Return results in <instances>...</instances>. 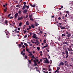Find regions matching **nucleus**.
<instances>
[{"label": "nucleus", "mask_w": 73, "mask_h": 73, "mask_svg": "<svg viewBox=\"0 0 73 73\" xmlns=\"http://www.w3.org/2000/svg\"><path fill=\"white\" fill-rule=\"evenodd\" d=\"M4 18H3L2 19H1L0 21V23L1 24H3L4 23Z\"/></svg>", "instance_id": "nucleus-1"}, {"label": "nucleus", "mask_w": 73, "mask_h": 73, "mask_svg": "<svg viewBox=\"0 0 73 73\" xmlns=\"http://www.w3.org/2000/svg\"><path fill=\"white\" fill-rule=\"evenodd\" d=\"M33 38H35L36 39H37L38 38L37 37V36L36 35V34H34L33 35V36H32Z\"/></svg>", "instance_id": "nucleus-2"}, {"label": "nucleus", "mask_w": 73, "mask_h": 73, "mask_svg": "<svg viewBox=\"0 0 73 73\" xmlns=\"http://www.w3.org/2000/svg\"><path fill=\"white\" fill-rule=\"evenodd\" d=\"M5 33L6 35H8V33H9V32H8L7 30H5Z\"/></svg>", "instance_id": "nucleus-3"}, {"label": "nucleus", "mask_w": 73, "mask_h": 73, "mask_svg": "<svg viewBox=\"0 0 73 73\" xmlns=\"http://www.w3.org/2000/svg\"><path fill=\"white\" fill-rule=\"evenodd\" d=\"M49 60H46L44 61V63H47V64H49Z\"/></svg>", "instance_id": "nucleus-4"}, {"label": "nucleus", "mask_w": 73, "mask_h": 73, "mask_svg": "<svg viewBox=\"0 0 73 73\" xmlns=\"http://www.w3.org/2000/svg\"><path fill=\"white\" fill-rule=\"evenodd\" d=\"M18 15L19 14H18V13H16V14H15V19H16V18H17V16H18Z\"/></svg>", "instance_id": "nucleus-5"}, {"label": "nucleus", "mask_w": 73, "mask_h": 73, "mask_svg": "<svg viewBox=\"0 0 73 73\" xmlns=\"http://www.w3.org/2000/svg\"><path fill=\"white\" fill-rule=\"evenodd\" d=\"M60 27L62 29H66V28L65 27H63L62 26H60Z\"/></svg>", "instance_id": "nucleus-6"}, {"label": "nucleus", "mask_w": 73, "mask_h": 73, "mask_svg": "<svg viewBox=\"0 0 73 73\" xmlns=\"http://www.w3.org/2000/svg\"><path fill=\"white\" fill-rule=\"evenodd\" d=\"M26 6L27 5H25L23 7V8H22V9H25V8H26Z\"/></svg>", "instance_id": "nucleus-7"}, {"label": "nucleus", "mask_w": 73, "mask_h": 73, "mask_svg": "<svg viewBox=\"0 0 73 73\" xmlns=\"http://www.w3.org/2000/svg\"><path fill=\"white\" fill-rule=\"evenodd\" d=\"M60 65H64V63L63 62H61L60 63Z\"/></svg>", "instance_id": "nucleus-8"}, {"label": "nucleus", "mask_w": 73, "mask_h": 73, "mask_svg": "<svg viewBox=\"0 0 73 73\" xmlns=\"http://www.w3.org/2000/svg\"><path fill=\"white\" fill-rule=\"evenodd\" d=\"M23 17H19V20H23Z\"/></svg>", "instance_id": "nucleus-9"}, {"label": "nucleus", "mask_w": 73, "mask_h": 73, "mask_svg": "<svg viewBox=\"0 0 73 73\" xmlns=\"http://www.w3.org/2000/svg\"><path fill=\"white\" fill-rule=\"evenodd\" d=\"M28 11V10L27 9H25L24 10V11H23V13H27V11Z\"/></svg>", "instance_id": "nucleus-10"}, {"label": "nucleus", "mask_w": 73, "mask_h": 73, "mask_svg": "<svg viewBox=\"0 0 73 73\" xmlns=\"http://www.w3.org/2000/svg\"><path fill=\"white\" fill-rule=\"evenodd\" d=\"M22 24H23V23L21 22H20L19 25V27H21L22 26Z\"/></svg>", "instance_id": "nucleus-11"}, {"label": "nucleus", "mask_w": 73, "mask_h": 73, "mask_svg": "<svg viewBox=\"0 0 73 73\" xmlns=\"http://www.w3.org/2000/svg\"><path fill=\"white\" fill-rule=\"evenodd\" d=\"M29 17L30 18V20H32V21H33V19H32V15L30 16Z\"/></svg>", "instance_id": "nucleus-12"}, {"label": "nucleus", "mask_w": 73, "mask_h": 73, "mask_svg": "<svg viewBox=\"0 0 73 73\" xmlns=\"http://www.w3.org/2000/svg\"><path fill=\"white\" fill-rule=\"evenodd\" d=\"M70 36H71V34L70 33H68L67 35V37H70Z\"/></svg>", "instance_id": "nucleus-13"}, {"label": "nucleus", "mask_w": 73, "mask_h": 73, "mask_svg": "<svg viewBox=\"0 0 73 73\" xmlns=\"http://www.w3.org/2000/svg\"><path fill=\"white\" fill-rule=\"evenodd\" d=\"M31 6L32 7H36V5H33L32 4H30Z\"/></svg>", "instance_id": "nucleus-14"}, {"label": "nucleus", "mask_w": 73, "mask_h": 73, "mask_svg": "<svg viewBox=\"0 0 73 73\" xmlns=\"http://www.w3.org/2000/svg\"><path fill=\"white\" fill-rule=\"evenodd\" d=\"M29 53H30V56H32V52H29Z\"/></svg>", "instance_id": "nucleus-15"}, {"label": "nucleus", "mask_w": 73, "mask_h": 73, "mask_svg": "<svg viewBox=\"0 0 73 73\" xmlns=\"http://www.w3.org/2000/svg\"><path fill=\"white\" fill-rule=\"evenodd\" d=\"M19 38V34H17V36H16L15 38L16 39H17Z\"/></svg>", "instance_id": "nucleus-16"}, {"label": "nucleus", "mask_w": 73, "mask_h": 73, "mask_svg": "<svg viewBox=\"0 0 73 73\" xmlns=\"http://www.w3.org/2000/svg\"><path fill=\"white\" fill-rule=\"evenodd\" d=\"M66 55H68V51L67 50L65 51Z\"/></svg>", "instance_id": "nucleus-17"}, {"label": "nucleus", "mask_w": 73, "mask_h": 73, "mask_svg": "<svg viewBox=\"0 0 73 73\" xmlns=\"http://www.w3.org/2000/svg\"><path fill=\"white\" fill-rule=\"evenodd\" d=\"M31 27L32 28H35V25H31Z\"/></svg>", "instance_id": "nucleus-18"}, {"label": "nucleus", "mask_w": 73, "mask_h": 73, "mask_svg": "<svg viewBox=\"0 0 73 73\" xmlns=\"http://www.w3.org/2000/svg\"><path fill=\"white\" fill-rule=\"evenodd\" d=\"M5 23L6 24H7V23H8V21L7 20H5Z\"/></svg>", "instance_id": "nucleus-19"}, {"label": "nucleus", "mask_w": 73, "mask_h": 73, "mask_svg": "<svg viewBox=\"0 0 73 73\" xmlns=\"http://www.w3.org/2000/svg\"><path fill=\"white\" fill-rule=\"evenodd\" d=\"M35 26H37V25H39V24L37 23L36 22L35 23Z\"/></svg>", "instance_id": "nucleus-20"}, {"label": "nucleus", "mask_w": 73, "mask_h": 73, "mask_svg": "<svg viewBox=\"0 0 73 73\" xmlns=\"http://www.w3.org/2000/svg\"><path fill=\"white\" fill-rule=\"evenodd\" d=\"M7 7H5V9H4V12H7Z\"/></svg>", "instance_id": "nucleus-21"}, {"label": "nucleus", "mask_w": 73, "mask_h": 73, "mask_svg": "<svg viewBox=\"0 0 73 73\" xmlns=\"http://www.w3.org/2000/svg\"><path fill=\"white\" fill-rule=\"evenodd\" d=\"M24 44L25 45V46H26V47L27 46H28V44H27V43H25V42H24Z\"/></svg>", "instance_id": "nucleus-22"}, {"label": "nucleus", "mask_w": 73, "mask_h": 73, "mask_svg": "<svg viewBox=\"0 0 73 73\" xmlns=\"http://www.w3.org/2000/svg\"><path fill=\"white\" fill-rule=\"evenodd\" d=\"M73 51V50H72V48H69V51H70V52H72V51Z\"/></svg>", "instance_id": "nucleus-23"}, {"label": "nucleus", "mask_w": 73, "mask_h": 73, "mask_svg": "<svg viewBox=\"0 0 73 73\" xmlns=\"http://www.w3.org/2000/svg\"><path fill=\"white\" fill-rule=\"evenodd\" d=\"M38 43H40V42H39L38 41H37L36 42H35V44H38Z\"/></svg>", "instance_id": "nucleus-24"}, {"label": "nucleus", "mask_w": 73, "mask_h": 73, "mask_svg": "<svg viewBox=\"0 0 73 73\" xmlns=\"http://www.w3.org/2000/svg\"><path fill=\"white\" fill-rule=\"evenodd\" d=\"M60 68L59 67H58L57 68V69L56 70L58 71V70H60Z\"/></svg>", "instance_id": "nucleus-25"}, {"label": "nucleus", "mask_w": 73, "mask_h": 73, "mask_svg": "<svg viewBox=\"0 0 73 73\" xmlns=\"http://www.w3.org/2000/svg\"><path fill=\"white\" fill-rule=\"evenodd\" d=\"M11 13H10L9 15H7L8 18V17H10V16H11Z\"/></svg>", "instance_id": "nucleus-26"}, {"label": "nucleus", "mask_w": 73, "mask_h": 73, "mask_svg": "<svg viewBox=\"0 0 73 73\" xmlns=\"http://www.w3.org/2000/svg\"><path fill=\"white\" fill-rule=\"evenodd\" d=\"M26 25H29V22H28V21H27L26 22Z\"/></svg>", "instance_id": "nucleus-27"}, {"label": "nucleus", "mask_w": 73, "mask_h": 73, "mask_svg": "<svg viewBox=\"0 0 73 73\" xmlns=\"http://www.w3.org/2000/svg\"><path fill=\"white\" fill-rule=\"evenodd\" d=\"M63 44H68V42H63Z\"/></svg>", "instance_id": "nucleus-28"}, {"label": "nucleus", "mask_w": 73, "mask_h": 73, "mask_svg": "<svg viewBox=\"0 0 73 73\" xmlns=\"http://www.w3.org/2000/svg\"><path fill=\"white\" fill-rule=\"evenodd\" d=\"M17 29H18V30H19V28L17 29L16 28L14 30V31H17Z\"/></svg>", "instance_id": "nucleus-29"}, {"label": "nucleus", "mask_w": 73, "mask_h": 73, "mask_svg": "<svg viewBox=\"0 0 73 73\" xmlns=\"http://www.w3.org/2000/svg\"><path fill=\"white\" fill-rule=\"evenodd\" d=\"M26 7L27 9H28V8H29V6H27V5H26Z\"/></svg>", "instance_id": "nucleus-30"}, {"label": "nucleus", "mask_w": 73, "mask_h": 73, "mask_svg": "<svg viewBox=\"0 0 73 73\" xmlns=\"http://www.w3.org/2000/svg\"><path fill=\"white\" fill-rule=\"evenodd\" d=\"M12 24H13V25H15V23L13 22H12Z\"/></svg>", "instance_id": "nucleus-31"}, {"label": "nucleus", "mask_w": 73, "mask_h": 73, "mask_svg": "<svg viewBox=\"0 0 73 73\" xmlns=\"http://www.w3.org/2000/svg\"><path fill=\"white\" fill-rule=\"evenodd\" d=\"M15 33H19V31H15Z\"/></svg>", "instance_id": "nucleus-32"}, {"label": "nucleus", "mask_w": 73, "mask_h": 73, "mask_svg": "<svg viewBox=\"0 0 73 73\" xmlns=\"http://www.w3.org/2000/svg\"><path fill=\"white\" fill-rule=\"evenodd\" d=\"M34 64L35 66H37V64L36 62H35V63H34Z\"/></svg>", "instance_id": "nucleus-33"}, {"label": "nucleus", "mask_w": 73, "mask_h": 73, "mask_svg": "<svg viewBox=\"0 0 73 73\" xmlns=\"http://www.w3.org/2000/svg\"><path fill=\"white\" fill-rule=\"evenodd\" d=\"M31 42H32L33 44H35V42H33V40H31Z\"/></svg>", "instance_id": "nucleus-34"}, {"label": "nucleus", "mask_w": 73, "mask_h": 73, "mask_svg": "<svg viewBox=\"0 0 73 73\" xmlns=\"http://www.w3.org/2000/svg\"><path fill=\"white\" fill-rule=\"evenodd\" d=\"M31 61H32L31 60H29V63H30V64H31Z\"/></svg>", "instance_id": "nucleus-35"}, {"label": "nucleus", "mask_w": 73, "mask_h": 73, "mask_svg": "<svg viewBox=\"0 0 73 73\" xmlns=\"http://www.w3.org/2000/svg\"><path fill=\"white\" fill-rule=\"evenodd\" d=\"M37 49H38V50H40V47H38L37 48Z\"/></svg>", "instance_id": "nucleus-36"}, {"label": "nucleus", "mask_w": 73, "mask_h": 73, "mask_svg": "<svg viewBox=\"0 0 73 73\" xmlns=\"http://www.w3.org/2000/svg\"><path fill=\"white\" fill-rule=\"evenodd\" d=\"M43 41L44 44H45V43H46V40H44Z\"/></svg>", "instance_id": "nucleus-37"}, {"label": "nucleus", "mask_w": 73, "mask_h": 73, "mask_svg": "<svg viewBox=\"0 0 73 73\" xmlns=\"http://www.w3.org/2000/svg\"><path fill=\"white\" fill-rule=\"evenodd\" d=\"M56 72H57V73H58V71L57 70L54 72V73H56Z\"/></svg>", "instance_id": "nucleus-38"}, {"label": "nucleus", "mask_w": 73, "mask_h": 73, "mask_svg": "<svg viewBox=\"0 0 73 73\" xmlns=\"http://www.w3.org/2000/svg\"><path fill=\"white\" fill-rule=\"evenodd\" d=\"M32 57L33 58H35V56H34L33 55H32V57Z\"/></svg>", "instance_id": "nucleus-39"}, {"label": "nucleus", "mask_w": 73, "mask_h": 73, "mask_svg": "<svg viewBox=\"0 0 73 73\" xmlns=\"http://www.w3.org/2000/svg\"><path fill=\"white\" fill-rule=\"evenodd\" d=\"M13 17H9V19H13Z\"/></svg>", "instance_id": "nucleus-40"}, {"label": "nucleus", "mask_w": 73, "mask_h": 73, "mask_svg": "<svg viewBox=\"0 0 73 73\" xmlns=\"http://www.w3.org/2000/svg\"><path fill=\"white\" fill-rule=\"evenodd\" d=\"M16 24H17V25H18H18H18V24H19V22H16Z\"/></svg>", "instance_id": "nucleus-41"}, {"label": "nucleus", "mask_w": 73, "mask_h": 73, "mask_svg": "<svg viewBox=\"0 0 73 73\" xmlns=\"http://www.w3.org/2000/svg\"><path fill=\"white\" fill-rule=\"evenodd\" d=\"M67 55L66 56V58H68V55Z\"/></svg>", "instance_id": "nucleus-42"}, {"label": "nucleus", "mask_w": 73, "mask_h": 73, "mask_svg": "<svg viewBox=\"0 0 73 73\" xmlns=\"http://www.w3.org/2000/svg\"><path fill=\"white\" fill-rule=\"evenodd\" d=\"M40 63H41V62L40 61H39V62H38V64H40Z\"/></svg>", "instance_id": "nucleus-43"}, {"label": "nucleus", "mask_w": 73, "mask_h": 73, "mask_svg": "<svg viewBox=\"0 0 73 73\" xmlns=\"http://www.w3.org/2000/svg\"><path fill=\"white\" fill-rule=\"evenodd\" d=\"M62 36H65V34H62Z\"/></svg>", "instance_id": "nucleus-44"}, {"label": "nucleus", "mask_w": 73, "mask_h": 73, "mask_svg": "<svg viewBox=\"0 0 73 73\" xmlns=\"http://www.w3.org/2000/svg\"><path fill=\"white\" fill-rule=\"evenodd\" d=\"M27 35H26L25 36V38H26V37H27Z\"/></svg>", "instance_id": "nucleus-45"}, {"label": "nucleus", "mask_w": 73, "mask_h": 73, "mask_svg": "<svg viewBox=\"0 0 73 73\" xmlns=\"http://www.w3.org/2000/svg\"><path fill=\"white\" fill-rule=\"evenodd\" d=\"M26 2H25L23 3V4L24 5H25V4H26Z\"/></svg>", "instance_id": "nucleus-46"}, {"label": "nucleus", "mask_w": 73, "mask_h": 73, "mask_svg": "<svg viewBox=\"0 0 73 73\" xmlns=\"http://www.w3.org/2000/svg\"><path fill=\"white\" fill-rule=\"evenodd\" d=\"M19 48H21V44H19Z\"/></svg>", "instance_id": "nucleus-47"}, {"label": "nucleus", "mask_w": 73, "mask_h": 73, "mask_svg": "<svg viewBox=\"0 0 73 73\" xmlns=\"http://www.w3.org/2000/svg\"><path fill=\"white\" fill-rule=\"evenodd\" d=\"M22 54L23 55V56H25V53H24L23 54Z\"/></svg>", "instance_id": "nucleus-48"}, {"label": "nucleus", "mask_w": 73, "mask_h": 73, "mask_svg": "<svg viewBox=\"0 0 73 73\" xmlns=\"http://www.w3.org/2000/svg\"><path fill=\"white\" fill-rule=\"evenodd\" d=\"M19 13H21V11H19Z\"/></svg>", "instance_id": "nucleus-49"}, {"label": "nucleus", "mask_w": 73, "mask_h": 73, "mask_svg": "<svg viewBox=\"0 0 73 73\" xmlns=\"http://www.w3.org/2000/svg\"><path fill=\"white\" fill-rule=\"evenodd\" d=\"M23 53H24V51H22L21 52V54H23Z\"/></svg>", "instance_id": "nucleus-50"}, {"label": "nucleus", "mask_w": 73, "mask_h": 73, "mask_svg": "<svg viewBox=\"0 0 73 73\" xmlns=\"http://www.w3.org/2000/svg\"><path fill=\"white\" fill-rule=\"evenodd\" d=\"M29 29H31V26H29Z\"/></svg>", "instance_id": "nucleus-51"}, {"label": "nucleus", "mask_w": 73, "mask_h": 73, "mask_svg": "<svg viewBox=\"0 0 73 73\" xmlns=\"http://www.w3.org/2000/svg\"><path fill=\"white\" fill-rule=\"evenodd\" d=\"M35 68L36 69L37 71H38V70H37V69H38V67H36Z\"/></svg>", "instance_id": "nucleus-52"}, {"label": "nucleus", "mask_w": 73, "mask_h": 73, "mask_svg": "<svg viewBox=\"0 0 73 73\" xmlns=\"http://www.w3.org/2000/svg\"><path fill=\"white\" fill-rule=\"evenodd\" d=\"M70 54H73V52H71L70 53Z\"/></svg>", "instance_id": "nucleus-53"}, {"label": "nucleus", "mask_w": 73, "mask_h": 73, "mask_svg": "<svg viewBox=\"0 0 73 73\" xmlns=\"http://www.w3.org/2000/svg\"><path fill=\"white\" fill-rule=\"evenodd\" d=\"M66 13H69V11H66Z\"/></svg>", "instance_id": "nucleus-54"}, {"label": "nucleus", "mask_w": 73, "mask_h": 73, "mask_svg": "<svg viewBox=\"0 0 73 73\" xmlns=\"http://www.w3.org/2000/svg\"><path fill=\"white\" fill-rule=\"evenodd\" d=\"M36 61L37 62H38V59H36Z\"/></svg>", "instance_id": "nucleus-55"}, {"label": "nucleus", "mask_w": 73, "mask_h": 73, "mask_svg": "<svg viewBox=\"0 0 73 73\" xmlns=\"http://www.w3.org/2000/svg\"><path fill=\"white\" fill-rule=\"evenodd\" d=\"M39 33H42V31H40L39 32Z\"/></svg>", "instance_id": "nucleus-56"}, {"label": "nucleus", "mask_w": 73, "mask_h": 73, "mask_svg": "<svg viewBox=\"0 0 73 73\" xmlns=\"http://www.w3.org/2000/svg\"><path fill=\"white\" fill-rule=\"evenodd\" d=\"M67 49H68V51H69V49H70L69 48H67Z\"/></svg>", "instance_id": "nucleus-57"}, {"label": "nucleus", "mask_w": 73, "mask_h": 73, "mask_svg": "<svg viewBox=\"0 0 73 73\" xmlns=\"http://www.w3.org/2000/svg\"><path fill=\"white\" fill-rule=\"evenodd\" d=\"M61 8H63V6L62 5H61Z\"/></svg>", "instance_id": "nucleus-58"}, {"label": "nucleus", "mask_w": 73, "mask_h": 73, "mask_svg": "<svg viewBox=\"0 0 73 73\" xmlns=\"http://www.w3.org/2000/svg\"><path fill=\"white\" fill-rule=\"evenodd\" d=\"M33 61L34 62V63H35V62H36V60H33Z\"/></svg>", "instance_id": "nucleus-59"}, {"label": "nucleus", "mask_w": 73, "mask_h": 73, "mask_svg": "<svg viewBox=\"0 0 73 73\" xmlns=\"http://www.w3.org/2000/svg\"><path fill=\"white\" fill-rule=\"evenodd\" d=\"M26 51H27V52H28V51H29V49H26Z\"/></svg>", "instance_id": "nucleus-60"}, {"label": "nucleus", "mask_w": 73, "mask_h": 73, "mask_svg": "<svg viewBox=\"0 0 73 73\" xmlns=\"http://www.w3.org/2000/svg\"><path fill=\"white\" fill-rule=\"evenodd\" d=\"M46 46H44L42 48H46Z\"/></svg>", "instance_id": "nucleus-61"}, {"label": "nucleus", "mask_w": 73, "mask_h": 73, "mask_svg": "<svg viewBox=\"0 0 73 73\" xmlns=\"http://www.w3.org/2000/svg\"><path fill=\"white\" fill-rule=\"evenodd\" d=\"M61 18H60V17H59L58 18V20H61Z\"/></svg>", "instance_id": "nucleus-62"}, {"label": "nucleus", "mask_w": 73, "mask_h": 73, "mask_svg": "<svg viewBox=\"0 0 73 73\" xmlns=\"http://www.w3.org/2000/svg\"><path fill=\"white\" fill-rule=\"evenodd\" d=\"M16 7H19V5H17L16 6Z\"/></svg>", "instance_id": "nucleus-63"}, {"label": "nucleus", "mask_w": 73, "mask_h": 73, "mask_svg": "<svg viewBox=\"0 0 73 73\" xmlns=\"http://www.w3.org/2000/svg\"><path fill=\"white\" fill-rule=\"evenodd\" d=\"M22 47H23V48H25V46L23 45L22 46Z\"/></svg>", "instance_id": "nucleus-64"}]
</instances>
